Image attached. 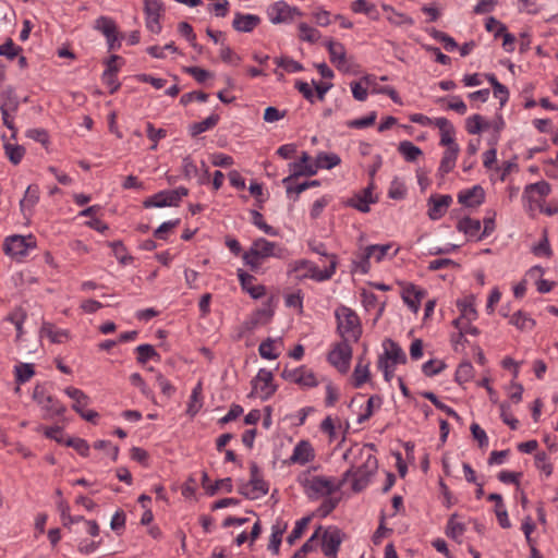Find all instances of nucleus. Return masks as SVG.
Segmentation results:
<instances>
[{
	"label": "nucleus",
	"instance_id": "obj_1",
	"mask_svg": "<svg viewBox=\"0 0 558 558\" xmlns=\"http://www.w3.org/2000/svg\"><path fill=\"white\" fill-rule=\"evenodd\" d=\"M374 445H354L348 449L343 459L350 461L351 468L343 474L342 482L353 480L352 489L361 492L369 483L378 468V461L373 454Z\"/></svg>",
	"mask_w": 558,
	"mask_h": 558
},
{
	"label": "nucleus",
	"instance_id": "obj_2",
	"mask_svg": "<svg viewBox=\"0 0 558 558\" xmlns=\"http://www.w3.org/2000/svg\"><path fill=\"white\" fill-rule=\"evenodd\" d=\"M284 253L286 248L279 246L276 242L268 241L265 238H258L254 240L251 247L243 253L242 259L252 271H256L267 258H283Z\"/></svg>",
	"mask_w": 558,
	"mask_h": 558
},
{
	"label": "nucleus",
	"instance_id": "obj_3",
	"mask_svg": "<svg viewBox=\"0 0 558 558\" xmlns=\"http://www.w3.org/2000/svg\"><path fill=\"white\" fill-rule=\"evenodd\" d=\"M335 316L337 318V331L342 340L359 341L362 335V326L357 314L352 308L340 305L335 311Z\"/></svg>",
	"mask_w": 558,
	"mask_h": 558
},
{
	"label": "nucleus",
	"instance_id": "obj_4",
	"mask_svg": "<svg viewBox=\"0 0 558 558\" xmlns=\"http://www.w3.org/2000/svg\"><path fill=\"white\" fill-rule=\"evenodd\" d=\"M300 483L305 494L312 499L330 496L340 489L341 483H336L333 478L325 476H304L300 477Z\"/></svg>",
	"mask_w": 558,
	"mask_h": 558
},
{
	"label": "nucleus",
	"instance_id": "obj_5",
	"mask_svg": "<svg viewBox=\"0 0 558 558\" xmlns=\"http://www.w3.org/2000/svg\"><path fill=\"white\" fill-rule=\"evenodd\" d=\"M36 247V239L29 234L27 236L14 234L5 238L3 242V251L7 255L21 262L28 255L31 250Z\"/></svg>",
	"mask_w": 558,
	"mask_h": 558
},
{
	"label": "nucleus",
	"instance_id": "obj_6",
	"mask_svg": "<svg viewBox=\"0 0 558 558\" xmlns=\"http://www.w3.org/2000/svg\"><path fill=\"white\" fill-rule=\"evenodd\" d=\"M187 195L189 189L184 186H179L174 190H163L144 199L143 206L145 208L177 207L180 205L182 198Z\"/></svg>",
	"mask_w": 558,
	"mask_h": 558
},
{
	"label": "nucleus",
	"instance_id": "obj_7",
	"mask_svg": "<svg viewBox=\"0 0 558 558\" xmlns=\"http://www.w3.org/2000/svg\"><path fill=\"white\" fill-rule=\"evenodd\" d=\"M251 478L247 483H242L239 493L248 499H258L267 495L268 484L263 480L259 469L255 462L250 465Z\"/></svg>",
	"mask_w": 558,
	"mask_h": 558
},
{
	"label": "nucleus",
	"instance_id": "obj_8",
	"mask_svg": "<svg viewBox=\"0 0 558 558\" xmlns=\"http://www.w3.org/2000/svg\"><path fill=\"white\" fill-rule=\"evenodd\" d=\"M33 399L44 411L45 418H52L64 412V407L47 392L45 386H36L33 392Z\"/></svg>",
	"mask_w": 558,
	"mask_h": 558
},
{
	"label": "nucleus",
	"instance_id": "obj_9",
	"mask_svg": "<svg viewBox=\"0 0 558 558\" xmlns=\"http://www.w3.org/2000/svg\"><path fill=\"white\" fill-rule=\"evenodd\" d=\"M267 15L272 24L291 23L295 16H302V11L296 7H291L283 0L274 2L267 9Z\"/></svg>",
	"mask_w": 558,
	"mask_h": 558
},
{
	"label": "nucleus",
	"instance_id": "obj_10",
	"mask_svg": "<svg viewBox=\"0 0 558 558\" xmlns=\"http://www.w3.org/2000/svg\"><path fill=\"white\" fill-rule=\"evenodd\" d=\"M351 359L352 348L347 340H342L341 342L337 343L328 353L329 363L333 365L340 373H347L349 371Z\"/></svg>",
	"mask_w": 558,
	"mask_h": 558
},
{
	"label": "nucleus",
	"instance_id": "obj_11",
	"mask_svg": "<svg viewBox=\"0 0 558 558\" xmlns=\"http://www.w3.org/2000/svg\"><path fill=\"white\" fill-rule=\"evenodd\" d=\"M384 353L378 356L377 368H388L390 361L399 364H405L407 355L402 348L392 339H385L383 342Z\"/></svg>",
	"mask_w": 558,
	"mask_h": 558
},
{
	"label": "nucleus",
	"instance_id": "obj_12",
	"mask_svg": "<svg viewBox=\"0 0 558 558\" xmlns=\"http://www.w3.org/2000/svg\"><path fill=\"white\" fill-rule=\"evenodd\" d=\"M310 161H311V156L306 151H303L299 161L289 163V170L291 173H290V175H288L287 178H284L282 180V183L292 182L293 179L302 177V175L311 177V175L316 174L317 167H314V163H311Z\"/></svg>",
	"mask_w": 558,
	"mask_h": 558
},
{
	"label": "nucleus",
	"instance_id": "obj_13",
	"mask_svg": "<svg viewBox=\"0 0 558 558\" xmlns=\"http://www.w3.org/2000/svg\"><path fill=\"white\" fill-rule=\"evenodd\" d=\"M342 543V533L337 527H328L322 534V550L330 558H337V553Z\"/></svg>",
	"mask_w": 558,
	"mask_h": 558
},
{
	"label": "nucleus",
	"instance_id": "obj_14",
	"mask_svg": "<svg viewBox=\"0 0 558 558\" xmlns=\"http://www.w3.org/2000/svg\"><path fill=\"white\" fill-rule=\"evenodd\" d=\"M337 264V256L335 254L330 255L329 266L323 270L311 262V266L307 267V270L304 274L296 275V280H302L305 278H311L318 282L329 280L336 272Z\"/></svg>",
	"mask_w": 558,
	"mask_h": 558
},
{
	"label": "nucleus",
	"instance_id": "obj_15",
	"mask_svg": "<svg viewBox=\"0 0 558 558\" xmlns=\"http://www.w3.org/2000/svg\"><path fill=\"white\" fill-rule=\"evenodd\" d=\"M65 392L74 401L73 409L86 421L93 422L94 418L98 416L96 412L86 409L88 405V397L83 391L75 387H70Z\"/></svg>",
	"mask_w": 558,
	"mask_h": 558
},
{
	"label": "nucleus",
	"instance_id": "obj_16",
	"mask_svg": "<svg viewBox=\"0 0 558 558\" xmlns=\"http://www.w3.org/2000/svg\"><path fill=\"white\" fill-rule=\"evenodd\" d=\"M550 191V184L546 181L531 183L524 187L522 198L530 204L535 203L541 206L542 201L549 195Z\"/></svg>",
	"mask_w": 558,
	"mask_h": 558
},
{
	"label": "nucleus",
	"instance_id": "obj_17",
	"mask_svg": "<svg viewBox=\"0 0 558 558\" xmlns=\"http://www.w3.org/2000/svg\"><path fill=\"white\" fill-rule=\"evenodd\" d=\"M326 48L329 52L330 62L333 63L339 71L348 72L349 65L347 60V51L343 44L328 40L326 43Z\"/></svg>",
	"mask_w": 558,
	"mask_h": 558
},
{
	"label": "nucleus",
	"instance_id": "obj_18",
	"mask_svg": "<svg viewBox=\"0 0 558 558\" xmlns=\"http://www.w3.org/2000/svg\"><path fill=\"white\" fill-rule=\"evenodd\" d=\"M457 307L460 311V316L453 320L454 327H460V325L471 323L477 318V311L475 308L473 296H466L463 300H458Z\"/></svg>",
	"mask_w": 558,
	"mask_h": 558
},
{
	"label": "nucleus",
	"instance_id": "obj_19",
	"mask_svg": "<svg viewBox=\"0 0 558 558\" xmlns=\"http://www.w3.org/2000/svg\"><path fill=\"white\" fill-rule=\"evenodd\" d=\"M452 203L450 195H436L430 196L428 199V217L432 220L440 219L447 211Z\"/></svg>",
	"mask_w": 558,
	"mask_h": 558
},
{
	"label": "nucleus",
	"instance_id": "obj_20",
	"mask_svg": "<svg viewBox=\"0 0 558 558\" xmlns=\"http://www.w3.org/2000/svg\"><path fill=\"white\" fill-rule=\"evenodd\" d=\"M485 201V192L481 185L463 190L458 194V202L465 207H477Z\"/></svg>",
	"mask_w": 558,
	"mask_h": 558
},
{
	"label": "nucleus",
	"instance_id": "obj_21",
	"mask_svg": "<svg viewBox=\"0 0 558 558\" xmlns=\"http://www.w3.org/2000/svg\"><path fill=\"white\" fill-rule=\"evenodd\" d=\"M433 124L440 131V146L451 147L453 145H458L454 141V126L447 118H435Z\"/></svg>",
	"mask_w": 558,
	"mask_h": 558
},
{
	"label": "nucleus",
	"instance_id": "obj_22",
	"mask_svg": "<svg viewBox=\"0 0 558 558\" xmlns=\"http://www.w3.org/2000/svg\"><path fill=\"white\" fill-rule=\"evenodd\" d=\"M238 278L242 290L247 292L253 299H260L266 294V288L262 284L255 286V277L242 269L238 270Z\"/></svg>",
	"mask_w": 558,
	"mask_h": 558
},
{
	"label": "nucleus",
	"instance_id": "obj_23",
	"mask_svg": "<svg viewBox=\"0 0 558 558\" xmlns=\"http://www.w3.org/2000/svg\"><path fill=\"white\" fill-rule=\"evenodd\" d=\"M284 380L293 381L294 384H317L312 369L306 366H301L294 369H284L281 374Z\"/></svg>",
	"mask_w": 558,
	"mask_h": 558
},
{
	"label": "nucleus",
	"instance_id": "obj_24",
	"mask_svg": "<svg viewBox=\"0 0 558 558\" xmlns=\"http://www.w3.org/2000/svg\"><path fill=\"white\" fill-rule=\"evenodd\" d=\"M314 458H315V452H314V448L311 445V442L307 440H301L294 447L293 453L291 454L289 460L291 463H296V464L303 465V464H306V463L313 461Z\"/></svg>",
	"mask_w": 558,
	"mask_h": 558
},
{
	"label": "nucleus",
	"instance_id": "obj_25",
	"mask_svg": "<svg viewBox=\"0 0 558 558\" xmlns=\"http://www.w3.org/2000/svg\"><path fill=\"white\" fill-rule=\"evenodd\" d=\"M425 293V290L410 283L403 289L402 299L413 313H417Z\"/></svg>",
	"mask_w": 558,
	"mask_h": 558
},
{
	"label": "nucleus",
	"instance_id": "obj_26",
	"mask_svg": "<svg viewBox=\"0 0 558 558\" xmlns=\"http://www.w3.org/2000/svg\"><path fill=\"white\" fill-rule=\"evenodd\" d=\"M260 23V17L255 14H243L236 12L232 22V26L238 32L250 33Z\"/></svg>",
	"mask_w": 558,
	"mask_h": 558
},
{
	"label": "nucleus",
	"instance_id": "obj_27",
	"mask_svg": "<svg viewBox=\"0 0 558 558\" xmlns=\"http://www.w3.org/2000/svg\"><path fill=\"white\" fill-rule=\"evenodd\" d=\"M460 151L459 145L447 147L442 154L438 172L444 177L451 172L456 167V161Z\"/></svg>",
	"mask_w": 558,
	"mask_h": 558
},
{
	"label": "nucleus",
	"instance_id": "obj_28",
	"mask_svg": "<svg viewBox=\"0 0 558 558\" xmlns=\"http://www.w3.org/2000/svg\"><path fill=\"white\" fill-rule=\"evenodd\" d=\"M20 100L13 86L8 85L0 90V109L12 110L15 113L19 110Z\"/></svg>",
	"mask_w": 558,
	"mask_h": 558
},
{
	"label": "nucleus",
	"instance_id": "obj_29",
	"mask_svg": "<svg viewBox=\"0 0 558 558\" xmlns=\"http://www.w3.org/2000/svg\"><path fill=\"white\" fill-rule=\"evenodd\" d=\"M39 186L36 184H31L27 186L24 197L20 202V209L24 216H26L27 210H32L37 203L39 202Z\"/></svg>",
	"mask_w": 558,
	"mask_h": 558
},
{
	"label": "nucleus",
	"instance_id": "obj_30",
	"mask_svg": "<svg viewBox=\"0 0 558 558\" xmlns=\"http://www.w3.org/2000/svg\"><path fill=\"white\" fill-rule=\"evenodd\" d=\"M488 500L495 502V513L500 526L504 529H509L511 526V523L508 519V513L505 508L501 495L493 493L488 496Z\"/></svg>",
	"mask_w": 558,
	"mask_h": 558
},
{
	"label": "nucleus",
	"instance_id": "obj_31",
	"mask_svg": "<svg viewBox=\"0 0 558 558\" xmlns=\"http://www.w3.org/2000/svg\"><path fill=\"white\" fill-rule=\"evenodd\" d=\"M371 258L372 254L367 246H365L360 253L355 255V258L352 260V271L360 272L362 275L368 274L371 270Z\"/></svg>",
	"mask_w": 558,
	"mask_h": 558
},
{
	"label": "nucleus",
	"instance_id": "obj_32",
	"mask_svg": "<svg viewBox=\"0 0 558 558\" xmlns=\"http://www.w3.org/2000/svg\"><path fill=\"white\" fill-rule=\"evenodd\" d=\"M40 333L48 337L52 343H62L69 337V332L64 329H57L53 324L44 322Z\"/></svg>",
	"mask_w": 558,
	"mask_h": 558
},
{
	"label": "nucleus",
	"instance_id": "obj_33",
	"mask_svg": "<svg viewBox=\"0 0 558 558\" xmlns=\"http://www.w3.org/2000/svg\"><path fill=\"white\" fill-rule=\"evenodd\" d=\"M220 120L219 114L213 113L201 122H195L190 126L191 136L195 137L207 130L215 128Z\"/></svg>",
	"mask_w": 558,
	"mask_h": 558
},
{
	"label": "nucleus",
	"instance_id": "obj_34",
	"mask_svg": "<svg viewBox=\"0 0 558 558\" xmlns=\"http://www.w3.org/2000/svg\"><path fill=\"white\" fill-rule=\"evenodd\" d=\"M27 317V313L23 307H15L5 317L7 322H10L15 326L16 339L19 340L23 335V324Z\"/></svg>",
	"mask_w": 558,
	"mask_h": 558
},
{
	"label": "nucleus",
	"instance_id": "obj_35",
	"mask_svg": "<svg viewBox=\"0 0 558 558\" xmlns=\"http://www.w3.org/2000/svg\"><path fill=\"white\" fill-rule=\"evenodd\" d=\"M341 159L340 157L335 153H325L322 151L317 154L314 167H317L318 169H332L333 167L340 165Z\"/></svg>",
	"mask_w": 558,
	"mask_h": 558
},
{
	"label": "nucleus",
	"instance_id": "obj_36",
	"mask_svg": "<svg viewBox=\"0 0 558 558\" xmlns=\"http://www.w3.org/2000/svg\"><path fill=\"white\" fill-rule=\"evenodd\" d=\"M457 229L468 236H475L481 230V221L466 216L458 221Z\"/></svg>",
	"mask_w": 558,
	"mask_h": 558
},
{
	"label": "nucleus",
	"instance_id": "obj_37",
	"mask_svg": "<svg viewBox=\"0 0 558 558\" xmlns=\"http://www.w3.org/2000/svg\"><path fill=\"white\" fill-rule=\"evenodd\" d=\"M398 151L409 162H414L423 154L422 149L410 141L400 142Z\"/></svg>",
	"mask_w": 558,
	"mask_h": 558
},
{
	"label": "nucleus",
	"instance_id": "obj_38",
	"mask_svg": "<svg viewBox=\"0 0 558 558\" xmlns=\"http://www.w3.org/2000/svg\"><path fill=\"white\" fill-rule=\"evenodd\" d=\"M274 316V308L271 305L264 304L263 307L258 308L251 317L252 327H256L258 325L268 324Z\"/></svg>",
	"mask_w": 558,
	"mask_h": 558
},
{
	"label": "nucleus",
	"instance_id": "obj_39",
	"mask_svg": "<svg viewBox=\"0 0 558 558\" xmlns=\"http://www.w3.org/2000/svg\"><path fill=\"white\" fill-rule=\"evenodd\" d=\"M250 214H251V221H252V223L256 228L262 230L264 233H266L268 235H271V236H277L279 234L278 229H276L272 226L268 225L265 221L264 216L258 210L252 209L250 211Z\"/></svg>",
	"mask_w": 558,
	"mask_h": 558
},
{
	"label": "nucleus",
	"instance_id": "obj_40",
	"mask_svg": "<svg viewBox=\"0 0 558 558\" xmlns=\"http://www.w3.org/2000/svg\"><path fill=\"white\" fill-rule=\"evenodd\" d=\"M489 126L490 123L485 122L481 114H473L465 120V130L472 135L480 134Z\"/></svg>",
	"mask_w": 558,
	"mask_h": 558
},
{
	"label": "nucleus",
	"instance_id": "obj_41",
	"mask_svg": "<svg viewBox=\"0 0 558 558\" xmlns=\"http://www.w3.org/2000/svg\"><path fill=\"white\" fill-rule=\"evenodd\" d=\"M14 375L17 384H24L35 375L34 364L19 363L14 366Z\"/></svg>",
	"mask_w": 558,
	"mask_h": 558
},
{
	"label": "nucleus",
	"instance_id": "obj_42",
	"mask_svg": "<svg viewBox=\"0 0 558 558\" xmlns=\"http://www.w3.org/2000/svg\"><path fill=\"white\" fill-rule=\"evenodd\" d=\"M510 323L523 331L532 330L535 326V320L522 311L515 312L512 315Z\"/></svg>",
	"mask_w": 558,
	"mask_h": 558
},
{
	"label": "nucleus",
	"instance_id": "obj_43",
	"mask_svg": "<svg viewBox=\"0 0 558 558\" xmlns=\"http://www.w3.org/2000/svg\"><path fill=\"white\" fill-rule=\"evenodd\" d=\"M136 360L140 364H145L150 360H159L160 355L151 344H140L136 349Z\"/></svg>",
	"mask_w": 558,
	"mask_h": 558
},
{
	"label": "nucleus",
	"instance_id": "obj_44",
	"mask_svg": "<svg viewBox=\"0 0 558 558\" xmlns=\"http://www.w3.org/2000/svg\"><path fill=\"white\" fill-rule=\"evenodd\" d=\"M119 68H110L106 69L101 75L102 83L109 87V93L114 94L120 88V83L118 81Z\"/></svg>",
	"mask_w": 558,
	"mask_h": 558
},
{
	"label": "nucleus",
	"instance_id": "obj_45",
	"mask_svg": "<svg viewBox=\"0 0 558 558\" xmlns=\"http://www.w3.org/2000/svg\"><path fill=\"white\" fill-rule=\"evenodd\" d=\"M320 36H322L320 32L318 29L310 26L308 24H306V23L299 24V38L302 41H307L310 44H314V43L318 41Z\"/></svg>",
	"mask_w": 558,
	"mask_h": 558
},
{
	"label": "nucleus",
	"instance_id": "obj_46",
	"mask_svg": "<svg viewBox=\"0 0 558 558\" xmlns=\"http://www.w3.org/2000/svg\"><path fill=\"white\" fill-rule=\"evenodd\" d=\"M108 245L112 248L113 255L117 257L120 264L128 265L133 260V257L126 254V247L122 241L118 240L108 242Z\"/></svg>",
	"mask_w": 558,
	"mask_h": 558
},
{
	"label": "nucleus",
	"instance_id": "obj_47",
	"mask_svg": "<svg viewBox=\"0 0 558 558\" xmlns=\"http://www.w3.org/2000/svg\"><path fill=\"white\" fill-rule=\"evenodd\" d=\"M95 28L102 33L105 37H109L117 33V25L114 21L108 16H100L95 22Z\"/></svg>",
	"mask_w": 558,
	"mask_h": 558
},
{
	"label": "nucleus",
	"instance_id": "obj_48",
	"mask_svg": "<svg viewBox=\"0 0 558 558\" xmlns=\"http://www.w3.org/2000/svg\"><path fill=\"white\" fill-rule=\"evenodd\" d=\"M3 147L5 155L13 165H19L22 161L25 155V148L23 146L4 143Z\"/></svg>",
	"mask_w": 558,
	"mask_h": 558
},
{
	"label": "nucleus",
	"instance_id": "obj_49",
	"mask_svg": "<svg viewBox=\"0 0 558 558\" xmlns=\"http://www.w3.org/2000/svg\"><path fill=\"white\" fill-rule=\"evenodd\" d=\"M277 66L282 68L288 73H295L303 71V65L289 57H279L274 59Z\"/></svg>",
	"mask_w": 558,
	"mask_h": 558
},
{
	"label": "nucleus",
	"instance_id": "obj_50",
	"mask_svg": "<svg viewBox=\"0 0 558 558\" xmlns=\"http://www.w3.org/2000/svg\"><path fill=\"white\" fill-rule=\"evenodd\" d=\"M472 376L473 365L470 362L459 364L454 375L457 384H465L472 378Z\"/></svg>",
	"mask_w": 558,
	"mask_h": 558
},
{
	"label": "nucleus",
	"instance_id": "obj_51",
	"mask_svg": "<svg viewBox=\"0 0 558 558\" xmlns=\"http://www.w3.org/2000/svg\"><path fill=\"white\" fill-rule=\"evenodd\" d=\"M494 36L497 38V37H502V47L505 48L506 51L508 52H511L513 51V45H514V41H515V37L508 33L507 32V27L505 24H499V28L496 29Z\"/></svg>",
	"mask_w": 558,
	"mask_h": 558
},
{
	"label": "nucleus",
	"instance_id": "obj_52",
	"mask_svg": "<svg viewBox=\"0 0 558 558\" xmlns=\"http://www.w3.org/2000/svg\"><path fill=\"white\" fill-rule=\"evenodd\" d=\"M146 133L147 137L153 142V145L150 147L151 150L157 149L158 142L167 136V130L155 129L151 122L146 123Z\"/></svg>",
	"mask_w": 558,
	"mask_h": 558
},
{
	"label": "nucleus",
	"instance_id": "obj_53",
	"mask_svg": "<svg viewBox=\"0 0 558 558\" xmlns=\"http://www.w3.org/2000/svg\"><path fill=\"white\" fill-rule=\"evenodd\" d=\"M376 118V111H372L365 117L348 121L347 125L351 129H365L372 126L375 123Z\"/></svg>",
	"mask_w": 558,
	"mask_h": 558
},
{
	"label": "nucleus",
	"instance_id": "obj_54",
	"mask_svg": "<svg viewBox=\"0 0 558 558\" xmlns=\"http://www.w3.org/2000/svg\"><path fill=\"white\" fill-rule=\"evenodd\" d=\"M145 16H161L165 7L161 0H143Z\"/></svg>",
	"mask_w": 558,
	"mask_h": 558
},
{
	"label": "nucleus",
	"instance_id": "obj_55",
	"mask_svg": "<svg viewBox=\"0 0 558 558\" xmlns=\"http://www.w3.org/2000/svg\"><path fill=\"white\" fill-rule=\"evenodd\" d=\"M21 51L22 48L16 46L11 38H8L4 44L0 45V56H3L9 60L16 58Z\"/></svg>",
	"mask_w": 558,
	"mask_h": 558
},
{
	"label": "nucleus",
	"instance_id": "obj_56",
	"mask_svg": "<svg viewBox=\"0 0 558 558\" xmlns=\"http://www.w3.org/2000/svg\"><path fill=\"white\" fill-rule=\"evenodd\" d=\"M391 247H392L391 243L367 245V248L371 252L372 257L377 263H380L381 260H384V258L388 255Z\"/></svg>",
	"mask_w": 558,
	"mask_h": 558
},
{
	"label": "nucleus",
	"instance_id": "obj_57",
	"mask_svg": "<svg viewBox=\"0 0 558 558\" xmlns=\"http://www.w3.org/2000/svg\"><path fill=\"white\" fill-rule=\"evenodd\" d=\"M532 253L536 256L551 257L553 251L548 241L547 232L544 231L542 240L532 247Z\"/></svg>",
	"mask_w": 558,
	"mask_h": 558
},
{
	"label": "nucleus",
	"instance_id": "obj_58",
	"mask_svg": "<svg viewBox=\"0 0 558 558\" xmlns=\"http://www.w3.org/2000/svg\"><path fill=\"white\" fill-rule=\"evenodd\" d=\"M347 205L352 207L361 213H368L371 210L369 205L371 201L365 199V196H361L360 194H354L348 202Z\"/></svg>",
	"mask_w": 558,
	"mask_h": 558
},
{
	"label": "nucleus",
	"instance_id": "obj_59",
	"mask_svg": "<svg viewBox=\"0 0 558 558\" xmlns=\"http://www.w3.org/2000/svg\"><path fill=\"white\" fill-rule=\"evenodd\" d=\"M308 522H310V518H302L301 520H299L295 523L294 529L291 531L290 535L287 538V541L290 545H292L296 539H299L302 536Z\"/></svg>",
	"mask_w": 558,
	"mask_h": 558
},
{
	"label": "nucleus",
	"instance_id": "obj_60",
	"mask_svg": "<svg viewBox=\"0 0 558 558\" xmlns=\"http://www.w3.org/2000/svg\"><path fill=\"white\" fill-rule=\"evenodd\" d=\"M182 171L183 175L186 180H191L198 174V169L196 163L193 161L191 156H186L182 160Z\"/></svg>",
	"mask_w": 558,
	"mask_h": 558
},
{
	"label": "nucleus",
	"instance_id": "obj_61",
	"mask_svg": "<svg viewBox=\"0 0 558 558\" xmlns=\"http://www.w3.org/2000/svg\"><path fill=\"white\" fill-rule=\"evenodd\" d=\"M445 368V363L439 360H429L422 365V372L426 376H433Z\"/></svg>",
	"mask_w": 558,
	"mask_h": 558
},
{
	"label": "nucleus",
	"instance_id": "obj_62",
	"mask_svg": "<svg viewBox=\"0 0 558 558\" xmlns=\"http://www.w3.org/2000/svg\"><path fill=\"white\" fill-rule=\"evenodd\" d=\"M208 97H209V95L207 93L194 90V92L183 94L180 98V102L183 106H186L194 100L199 101V102H205L208 100Z\"/></svg>",
	"mask_w": 558,
	"mask_h": 558
},
{
	"label": "nucleus",
	"instance_id": "obj_63",
	"mask_svg": "<svg viewBox=\"0 0 558 558\" xmlns=\"http://www.w3.org/2000/svg\"><path fill=\"white\" fill-rule=\"evenodd\" d=\"M258 351L260 356L264 359L275 360L278 357V353L275 352L274 341L271 339L263 341L259 344Z\"/></svg>",
	"mask_w": 558,
	"mask_h": 558
},
{
	"label": "nucleus",
	"instance_id": "obj_64",
	"mask_svg": "<svg viewBox=\"0 0 558 558\" xmlns=\"http://www.w3.org/2000/svg\"><path fill=\"white\" fill-rule=\"evenodd\" d=\"M535 464L536 468L542 471L546 476L551 475L553 473V465L548 461L547 456L545 452L537 453L535 456Z\"/></svg>",
	"mask_w": 558,
	"mask_h": 558
}]
</instances>
